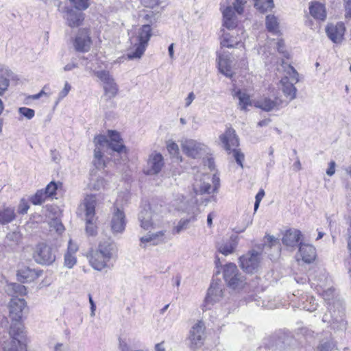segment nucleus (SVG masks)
Instances as JSON below:
<instances>
[{
	"mask_svg": "<svg viewBox=\"0 0 351 351\" xmlns=\"http://www.w3.org/2000/svg\"><path fill=\"white\" fill-rule=\"evenodd\" d=\"M106 67L102 62H99L96 60L95 65L93 63L92 66H87L86 70L92 71L100 82H102L105 95L110 98H112L118 93V85L110 71L105 69Z\"/></svg>",
	"mask_w": 351,
	"mask_h": 351,
	"instance_id": "nucleus-1",
	"label": "nucleus"
},
{
	"mask_svg": "<svg viewBox=\"0 0 351 351\" xmlns=\"http://www.w3.org/2000/svg\"><path fill=\"white\" fill-rule=\"evenodd\" d=\"M9 335L10 339L1 345L3 351H27L26 332L21 323L11 324Z\"/></svg>",
	"mask_w": 351,
	"mask_h": 351,
	"instance_id": "nucleus-2",
	"label": "nucleus"
},
{
	"mask_svg": "<svg viewBox=\"0 0 351 351\" xmlns=\"http://www.w3.org/2000/svg\"><path fill=\"white\" fill-rule=\"evenodd\" d=\"M223 277L230 289L240 291L247 285L245 277L239 271L234 263H228L223 269Z\"/></svg>",
	"mask_w": 351,
	"mask_h": 351,
	"instance_id": "nucleus-3",
	"label": "nucleus"
},
{
	"mask_svg": "<svg viewBox=\"0 0 351 351\" xmlns=\"http://www.w3.org/2000/svg\"><path fill=\"white\" fill-rule=\"evenodd\" d=\"M219 185V179L215 175L213 178L209 174H197L193 184V191L195 195H210L216 192Z\"/></svg>",
	"mask_w": 351,
	"mask_h": 351,
	"instance_id": "nucleus-4",
	"label": "nucleus"
},
{
	"mask_svg": "<svg viewBox=\"0 0 351 351\" xmlns=\"http://www.w3.org/2000/svg\"><path fill=\"white\" fill-rule=\"evenodd\" d=\"M219 138L225 149L229 152V153L232 152L233 157L237 163L243 168V161L244 160L245 156L240 149H237L239 143L235 130L232 128L227 129L226 131L219 136Z\"/></svg>",
	"mask_w": 351,
	"mask_h": 351,
	"instance_id": "nucleus-5",
	"label": "nucleus"
},
{
	"mask_svg": "<svg viewBox=\"0 0 351 351\" xmlns=\"http://www.w3.org/2000/svg\"><path fill=\"white\" fill-rule=\"evenodd\" d=\"M152 36V29L150 25H144L139 29L138 35L136 38L137 43L134 44V50L130 51L128 53L127 56L128 59H140L143 55L148 42Z\"/></svg>",
	"mask_w": 351,
	"mask_h": 351,
	"instance_id": "nucleus-6",
	"label": "nucleus"
},
{
	"mask_svg": "<svg viewBox=\"0 0 351 351\" xmlns=\"http://www.w3.org/2000/svg\"><path fill=\"white\" fill-rule=\"evenodd\" d=\"M97 204L96 196L87 195L83 203L85 211L86 232L88 235L93 236L97 233L95 222V206Z\"/></svg>",
	"mask_w": 351,
	"mask_h": 351,
	"instance_id": "nucleus-7",
	"label": "nucleus"
},
{
	"mask_svg": "<svg viewBox=\"0 0 351 351\" xmlns=\"http://www.w3.org/2000/svg\"><path fill=\"white\" fill-rule=\"evenodd\" d=\"M261 253L251 250L239 258V265L245 272L254 274L261 268Z\"/></svg>",
	"mask_w": 351,
	"mask_h": 351,
	"instance_id": "nucleus-8",
	"label": "nucleus"
},
{
	"mask_svg": "<svg viewBox=\"0 0 351 351\" xmlns=\"http://www.w3.org/2000/svg\"><path fill=\"white\" fill-rule=\"evenodd\" d=\"M223 285L220 280H213L202 305V310L206 311L210 306L221 301L223 297Z\"/></svg>",
	"mask_w": 351,
	"mask_h": 351,
	"instance_id": "nucleus-9",
	"label": "nucleus"
},
{
	"mask_svg": "<svg viewBox=\"0 0 351 351\" xmlns=\"http://www.w3.org/2000/svg\"><path fill=\"white\" fill-rule=\"evenodd\" d=\"M58 10L63 14V18L66 21V23L71 27H77L82 24L84 19V14L80 12L81 10H74L69 6H61V3L58 6Z\"/></svg>",
	"mask_w": 351,
	"mask_h": 351,
	"instance_id": "nucleus-10",
	"label": "nucleus"
},
{
	"mask_svg": "<svg viewBox=\"0 0 351 351\" xmlns=\"http://www.w3.org/2000/svg\"><path fill=\"white\" fill-rule=\"evenodd\" d=\"M141 227L145 230L154 229L160 226L159 216L149 206L141 210L138 214Z\"/></svg>",
	"mask_w": 351,
	"mask_h": 351,
	"instance_id": "nucleus-11",
	"label": "nucleus"
},
{
	"mask_svg": "<svg viewBox=\"0 0 351 351\" xmlns=\"http://www.w3.org/2000/svg\"><path fill=\"white\" fill-rule=\"evenodd\" d=\"M34 258L38 263L49 265L55 261L56 254L50 246L40 243L36 246Z\"/></svg>",
	"mask_w": 351,
	"mask_h": 351,
	"instance_id": "nucleus-12",
	"label": "nucleus"
},
{
	"mask_svg": "<svg viewBox=\"0 0 351 351\" xmlns=\"http://www.w3.org/2000/svg\"><path fill=\"white\" fill-rule=\"evenodd\" d=\"M90 266L97 271H101L105 269H109L112 265L110 258H106L104 255L97 249L92 250L88 255Z\"/></svg>",
	"mask_w": 351,
	"mask_h": 351,
	"instance_id": "nucleus-13",
	"label": "nucleus"
},
{
	"mask_svg": "<svg viewBox=\"0 0 351 351\" xmlns=\"http://www.w3.org/2000/svg\"><path fill=\"white\" fill-rule=\"evenodd\" d=\"M165 162L163 156L157 152H153L149 154L144 173L147 175H156L164 167Z\"/></svg>",
	"mask_w": 351,
	"mask_h": 351,
	"instance_id": "nucleus-14",
	"label": "nucleus"
},
{
	"mask_svg": "<svg viewBox=\"0 0 351 351\" xmlns=\"http://www.w3.org/2000/svg\"><path fill=\"white\" fill-rule=\"evenodd\" d=\"M217 60L219 72L228 77H232L234 74L232 55L225 51L219 53Z\"/></svg>",
	"mask_w": 351,
	"mask_h": 351,
	"instance_id": "nucleus-15",
	"label": "nucleus"
},
{
	"mask_svg": "<svg viewBox=\"0 0 351 351\" xmlns=\"http://www.w3.org/2000/svg\"><path fill=\"white\" fill-rule=\"evenodd\" d=\"M26 307V302L23 298H14L10 302V317L12 324L21 323L23 310Z\"/></svg>",
	"mask_w": 351,
	"mask_h": 351,
	"instance_id": "nucleus-16",
	"label": "nucleus"
},
{
	"mask_svg": "<svg viewBox=\"0 0 351 351\" xmlns=\"http://www.w3.org/2000/svg\"><path fill=\"white\" fill-rule=\"evenodd\" d=\"M183 152L189 156L197 158L206 151V145L193 139H186L182 143Z\"/></svg>",
	"mask_w": 351,
	"mask_h": 351,
	"instance_id": "nucleus-17",
	"label": "nucleus"
},
{
	"mask_svg": "<svg viewBox=\"0 0 351 351\" xmlns=\"http://www.w3.org/2000/svg\"><path fill=\"white\" fill-rule=\"evenodd\" d=\"M189 339L192 346L200 347L205 339V325L203 322L198 321L191 329Z\"/></svg>",
	"mask_w": 351,
	"mask_h": 351,
	"instance_id": "nucleus-18",
	"label": "nucleus"
},
{
	"mask_svg": "<svg viewBox=\"0 0 351 351\" xmlns=\"http://www.w3.org/2000/svg\"><path fill=\"white\" fill-rule=\"evenodd\" d=\"M308 280L311 283V286H315L317 292L319 289H325L330 285L331 280L328 276V274L322 269H319L315 274H311L308 277Z\"/></svg>",
	"mask_w": 351,
	"mask_h": 351,
	"instance_id": "nucleus-19",
	"label": "nucleus"
},
{
	"mask_svg": "<svg viewBox=\"0 0 351 351\" xmlns=\"http://www.w3.org/2000/svg\"><path fill=\"white\" fill-rule=\"evenodd\" d=\"M91 43L89 31L86 29H81L75 37L73 45L76 51L86 52L90 49Z\"/></svg>",
	"mask_w": 351,
	"mask_h": 351,
	"instance_id": "nucleus-20",
	"label": "nucleus"
},
{
	"mask_svg": "<svg viewBox=\"0 0 351 351\" xmlns=\"http://www.w3.org/2000/svg\"><path fill=\"white\" fill-rule=\"evenodd\" d=\"M126 225L124 212L119 208H114L110 221L111 230L114 234L122 233Z\"/></svg>",
	"mask_w": 351,
	"mask_h": 351,
	"instance_id": "nucleus-21",
	"label": "nucleus"
},
{
	"mask_svg": "<svg viewBox=\"0 0 351 351\" xmlns=\"http://www.w3.org/2000/svg\"><path fill=\"white\" fill-rule=\"evenodd\" d=\"M346 31L344 24L341 22L336 24H328L326 28V32L328 37L335 43H341L343 40V36Z\"/></svg>",
	"mask_w": 351,
	"mask_h": 351,
	"instance_id": "nucleus-22",
	"label": "nucleus"
},
{
	"mask_svg": "<svg viewBox=\"0 0 351 351\" xmlns=\"http://www.w3.org/2000/svg\"><path fill=\"white\" fill-rule=\"evenodd\" d=\"M97 250L103 254L106 258H110V261L116 259L117 256V245L111 239L100 241Z\"/></svg>",
	"mask_w": 351,
	"mask_h": 351,
	"instance_id": "nucleus-23",
	"label": "nucleus"
},
{
	"mask_svg": "<svg viewBox=\"0 0 351 351\" xmlns=\"http://www.w3.org/2000/svg\"><path fill=\"white\" fill-rule=\"evenodd\" d=\"M223 18V25L229 29H233L237 26L238 14L234 8V6L228 5L222 10Z\"/></svg>",
	"mask_w": 351,
	"mask_h": 351,
	"instance_id": "nucleus-24",
	"label": "nucleus"
},
{
	"mask_svg": "<svg viewBox=\"0 0 351 351\" xmlns=\"http://www.w3.org/2000/svg\"><path fill=\"white\" fill-rule=\"evenodd\" d=\"M239 242V237L235 234H232L230 237L223 241L221 243H218L217 249L219 252L225 256L232 254L237 247Z\"/></svg>",
	"mask_w": 351,
	"mask_h": 351,
	"instance_id": "nucleus-25",
	"label": "nucleus"
},
{
	"mask_svg": "<svg viewBox=\"0 0 351 351\" xmlns=\"http://www.w3.org/2000/svg\"><path fill=\"white\" fill-rule=\"evenodd\" d=\"M282 100L278 97L271 99L268 97H264L255 101V106L262 109L264 111L269 112L272 110L278 108L282 105Z\"/></svg>",
	"mask_w": 351,
	"mask_h": 351,
	"instance_id": "nucleus-26",
	"label": "nucleus"
},
{
	"mask_svg": "<svg viewBox=\"0 0 351 351\" xmlns=\"http://www.w3.org/2000/svg\"><path fill=\"white\" fill-rule=\"evenodd\" d=\"M302 232L296 229L286 231L282 237V243L289 247H295L300 245Z\"/></svg>",
	"mask_w": 351,
	"mask_h": 351,
	"instance_id": "nucleus-27",
	"label": "nucleus"
},
{
	"mask_svg": "<svg viewBox=\"0 0 351 351\" xmlns=\"http://www.w3.org/2000/svg\"><path fill=\"white\" fill-rule=\"evenodd\" d=\"M299 254L302 260L306 263L313 262L317 256L315 247L311 244L300 243Z\"/></svg>",
	"mask_w": 351,
	"mask_h": 351,
	"instance_id": "nucleus-28",
	"label": "nucleus"
},
{
	"mask_svg": "<svg viewBox=\"0 0 351 351\" xmlns=\"http://www.w3.org/2000/svg\"><path fill=\"white\" fill-rule=\"evenodd\" d=\"M165 231L161 230L156 233H148L147 235L140 239L141 246L143 248L148 245H156L161 243L164 239Z\"/></svg>",
	"mask_w": 351,
	"mask_h": 351,
	"instance_id": "nucleus-29",
	"label": "nucleus"
},
{
	"mask_svg": "<svg viewBox=\"0 0 351 351\" xmlns=\"http://www.w3.org/2000/svg\"><path fill=\"white\" fill-rule=\"evenodd\" d=\"M330 311V315H328L326 313L322 318V321L326 323L330 324L334 328H340L343 329L346 328V322L343 319V315H339V316H335V311H333V313L331 312V308L329 306L328 307ZM339 313H340V311H339ZM341 314H343L342 312H341Z\"/></svg>",
	"mask_w": 351,
	"mask_h": 351,
	"instance_id": "nucleus-30",
	"label": "nucleus"
},
{
	"mask_svg": "<svg viewBox=\"0 0 351 351\" xmlns=\"http://www.w3.org/2000/svg\"><path fill=\"white\" fill-rule=\"evenodd\" d=\"M41 274L40 271H37L29 267H23L18 271L17 278L18 280L23 282H29L34 281Z\"/></svg>",
	"mask_w": 351,
	"mask_h": 351,
	"instance_id": "nucleus-31",
	"label": "nucleus"
},
{
	"mask_svg": "<svg viewBox=\"0 0 351 351\" xmlns=\"http://www.w3.org/2000/svg\"><path fill=\"white\" fill-rule=\"evenodd\" d=\"M297 82H289V77L285 75L280 80L282 86V90L285 96L287 97L289 101L294 99L296 97L297 89L294 84Z\"/></svg>",
	"mask_w": 351,
	"mask_h": 351,
	"instance_id": "nucleus-32",
	"label": "nucleus"
},
{
	"mask_svg": "<svg viewBox=\"0 0 351 351\" xmlns=\"http://www.w3.org/2000/svg\"><path fill=\"white\" fill-rule=\"evenodd\" d=\"M108 136L110 138L109 148L118 153H121L125 149L119 133L116 131L109 130Z\"/></svg>",
	"mask_w": 351,
	"mask_h": 351,
	"instance_id": "nucleus-33",
	"label": "nucleus"
},
{
	"mask_svg": "<svg viewBox=\"0 0 351 351\" xmlns=\"http://www.w3.org/2000/svg\"><path fill=\"white\" fill-rule=\"evenodd\" d=\"M311 15L315 19L324 21L326 17L325 7L319 2L312 3L309 6Z\"/></svg>",
	"mask_w": 351,
	"mask_h": 351,
	"instance_id": "nucleus-34",
	"label": "nucleus"
},
{
	"mask_svg": "<svg viewBox=\"0 0 351 351\" xmlns=\"http://www.w3.org/2000/svg\"><path fill=\"white\" fill-rule=\"evenodd\" d=\"M94 166L99 169H104L106 166V161L104 158L103 151L99 146L94 149V159L93 160Z\"/></svg>",
	"mask_w": 351,
	"mask_h": 351,
	"instance_id": "nucleus-35",
	"label": "nucleus"
},
{
	"mask_svg": "<svg viewBox=\"0 0 351 351\" xmlns=\"http://www.w3.org/2000/svg\"><path fill=\"white\" fill-rule=\"evenodd\" d=\"M15 218L14 209L5 208L0 211V223L5 224L11 222Z\"/></svg>",
	"mask_w": 351,
	"mask_h": 351,
	"instance_id": "nucleus-36",
	"label": "nucleus"
},
{
	"mask_svg": "<svg viewBox=\"0 0 351 351\" xmlns=\"http://www.w3.org/2000/svg\"><path fill=\"white\" fill-rule=\"evenodd\" d=\"M265 24L269 32L274 34L278 32L279 23L278 19L274 15H267Z\"/></svg>",
	"mask_w": 351,
	"mask_h": 351,
	"instance_id": "nucleus-37",
	"label": "nucleus"
},
{
	"mask_svg": "<svg viewBox=\"0 0 351 351\" xmlns=\"http://www.w3.org/2000/svg\"><path fill=\"white\" fill-rule=\"evenodd\" d=\"M254 6L261 12H265L271 10L274 4L273 0H255Z\"/></svg>",
	"mask_w": 351,
	"mask_h": 351,
	"instance_id": "nucleus-38",
	"label": "nucleus"
},
{
	"mask_svg": "<svg viewBox=\"0 0 351 351\" xmlns=\"http://www.w3.org/2000/svg\"><path fill=\"white\" fill-rule=\"evenodd\" d=\"M282 66L285 68V75L289 77V82H298L299 81L298 73L292 66L282 62Z\"/></svg>",
	"mask_w": 351,
	"mask_h": 351,
	"instance_id": "nucleus-39",
	"label": "nucleus"
},
{
	"mask_svg": "<svg viewBox=\"0 0 351 351\" xmlns=\"http://www.w3.org/2000/svg\"><path fill=\"white\" fill-rule=\"evenodd\" d=\"M234 95L237 96L239 100V105L241 110H245L247 106L251 105L250 97L246 93L238 90L235 92Z\"/></svg>",
	"mask_w": 351,
	"mask_h": 351,
	"instance_id": "nucleus-40",
	"label": "nucleus"
},
{
	"mask_svg": "<svg viewBox=\"0 0 351 351\" xmlns=\"http://www.w3.org/2000/svg\"><path fill=\"white\" fill-rule=\"evenodd\" d=\"M241 41L237 40L233 36L229 34H224L223 39L221 41V45L223 47L232 48L237 47L240 44Z\"/></svg>",
	"mask_w": 351,
	"mask_h": 351,
	"instance_id": "nucleus-41",
	"label": "nucleus"
},
{
	"mask_svg": "<svg viewBox=\"0 0 351 351\" xmlns=\"http://www.w3.org/2000/svg\"><path fill=\"white\" fill-rule=\"evenodd\" d=\"M193 221H195V217H192L190 219H182L179 221L178 223L173 228V232L176 234H179L181 232L186 230L189 227L190 222Z\"/></svg>",
	"mask_w": 351,
	"mask_h": 351,
	"instance_id": "nucleus-42",
	"label": "nucleus"
},
{
	"mask_svg": "<svg viewBox=\"0 0 351 351\" xmlns=\"http://www.w3.org/2000/svg\"><path fill=\"white\" fill-rule=\"evenodd\" d=\"M321 295L323 299L328 302L329 306L331 305V300L335 298V289L332 287H326L325 289H319L318 292Z\"/></svg>",
	"mask_w": 351,
	"mask_h": 351,
	"instance_id": "nucleus-43",
	"label": "nucleus"
},
{
	"mask_svg": "<svg viewBox=\"0 0 351 351\" xmlns=\"http://www.w3.org/2000/svg\"><path fill=\"white\" fill-rule=\"evenodd\" d=\"M50 231H56L58 234H62L64 230V227L61 221L58 218L52 219L49 223Z\"/></svg>",
	"mask_w": 351,
	"mask_h": 351,
	"instance_id": "nucleus-44",
	"label": "nucleus"
},
{
	"mask_svg": "<svg viewBox=\"0 0 351 351\" xmlns=\"http://www.w3.org/2000/svg\"><path fill=\"white\" fill-rule=\"evenodd\" d=\"M47 197L46 193L43 190H39L31 197L30 200L34 205H40L45 201Z\"/></svg>",
	"mask_w": 351,
	"mask_h": 351,
	"instance_id": "nucleus-45",
	"label": "nucleus"
},
{
	"mask_svg": "<svg viewBox=\"0 0 351 351\" xmlns=\"http://www.w3.org/2000/svg\"><path fill=\"white\" fill-rule=\"evenodd\" d=\"M73 8L78 10H86L90 4L89 0H69Z\"/></svg>",
	"mask_w": 351,
	"mask_h": 351,
	"instance_id": "nucleus-46",
	"label": "nucleus"
},
{
	"mask_svg": "<svg viewBox=\"0 0 351 351\" xmlns=\"http://www.w3.org/2000/svg\"><path fill=\"white\" fill-rule=\"evenodd\" d=\"M77 263V258L75 255L65 253L64 265L66 267L71 269Z\"/></svg>",
	"mask_w": 351,
	"mask_h": 351,
	"instance_id": "nucleus-47",
	"label": "nucleus"
},
{
	"mask_svg": "<svg viewBox=\"0 0 351 351\" xmlns=\"http://www.w3.org/2000/svg\"><path fill=\"white\" fill-rule=\"evenodd\" d=\"M94 143L95 144V147L99 146L100 149L103 151V149L105 147H109V141L107 138L104 135H99L95 138Z\"/></svg>",
	"mask_w": 351,
	"mask_h": 351,
	"instance_id": "nucleus-48",
	"label": "nucleus"
},
{
	"mask_svg": "<svg viewBox=\"0 0 351 351\" xmlns=\"http://www.w3.org/2000/svg\"><path fill=\"white\" fill-rule=\"evenodd\" d=\"M335 345L331 340L322 341L318 347L319 351H331Z\"/></svg>",
	"mask_w": 351,
	"mask_h": 351,
	"instance_id": "nucleus-49",
	"label": "nucleus"
},
{
	"mask_svg": "<svg viewBox=\"0 0 351 351\" xmlns=\"http://www.w3.org/2000/svg\"><path fill=\"white\" fill-rule=\"evenodd\" d=\"M19 112L27 119H32L35 115V111L33 109L26 107L19 108Z\"/></svg>",
	"mask_w": 351,
	"mask_h": 351,
	"instance_id": "nucleus-50",
	"label": "nucleus"
},
{
	"mask_svg": "<svg viewBox=\"0 0 351 351\" xmlns=\"http://www.w3.org/2000/svg\"><path fill=\"white\" fill-rule=\"evenodd\" d=\"M167 148L169 153L173 157L177 156L179 153L178 145L172 141L167 142Z\"/></svg>",
	"mask_w": 351,
	"mask_h": 351,
	"instance_id": "nucleus-51",
	"label": "nucleus"
},
{
	"mask_svg": "<svg viewBox=\"0 0 351 351\" xmlns=\"http://www.w3.org/2000/svg\"><path fill=\"white\" fill-rule=\"evenodd\" d=\"M57 189V184L54 182H51L49 184H47L43 191L45 193H46L47 197H49L53 196L56 194Z\"/></svg>",
	"mask_w": 351,
	"mask_h": 351,
	"instance_id": "nucleus-52",
	"label": "nucleus"
},
{
	"mask_svg": "<svg viewBox=\"0 0 351 351\" xmlns=\"http://www.w3.org/2000/svg\"><path fill=\"white\" fill-rule=\"evenodd\" d=\"M29 206L27 199L23 198L21 199L18 206V213L21 215H24L27 213Z\"/></svg>",
	"mask_w": 351,
	"mask_h": 351,
	"instance_id": "nucleus-53",
	"label": "nucleus"
},
{
	"mask_svg": "<svg viewBox=\"0 0 351 351\" xmlns=\"http://www.w3.org/2000/svg\"><path fill=\"white\" fill-rule=\"evenodd\" d=\"M246 3V0H235L232 3L234 10L238 14H241L243 12V6Z\"/></svg>",
	"mask_w": 351,
	"mask_h": 351,
	"instance_id": "nucleus-54",
	"label": "nucleus"
},
{
	"mask_svg": "<svg viewBox=\"0 0 351 351\" xmlns=\"http://www.w3.org/2000/svg\"><path fill=\"white\" fill-rule=\"evenodd\" d=\"M90 185L94 190L99 191L105 187V180L104 178H100L91 183Z\"/></svg>",
	"mask_w": 351,
	"mask_h": 351,
	"instance_id": "nucleus-55",
	"label": "nucleus"
},
{
	"mask_svg": "<svg viewBox=\"0 0 351 351\" xmlns=\"http://www.w3.org/2000/svg\"><path fill=\"white\" fill-rule=\"evenodd\" d=\"M9 86V80L0 75V95H2Z\"/></svg>",
	"mask_w": 351,
	"mask_h": 351,
	"instance_id": "nucleus-56",
	"label": "nucleus"
},
{
	"mask_svg": "<svg viewBox=\"0 0 351 351\" xmlns=\"http://www.w3.org/2000/svg\"><path fill=\"white\" fill-rule=\"evenodd\" d=\"M264 195H265V191L263 189H261L258 191V193L256 194V195L255 197L256 200H255V203H254V212H256V210H258L260 203H261L262 199L263 198Z\"/></svg>",
	"mask_w": 351,
	"mask_h": 351,
	"instance_id": "nucleus-57",
	"label": "nucleus"
},
{
	"mask_svg": "<svg viewBox=\"0 0 351 351\" xmlns=\"http://www.w3.org/2000/svg\"><path fill=\"white\" fill-rule=\"evenodd\" d=\"M252 223V219L249 218L248 220L245 222V223L242 226V227H240V226H237L234 228V231L236 234H239V233H241V232H243L245 229L250 226L251 225Z\"/></svg>",
	"mask_w": 351,
	"mask_h": 351,
	"instance_id": "nucleus-58",
	"label": "nucleus"
},
{
	"mask_svg": "<svg viewBox=\"0 0 351 351\" xmlns=\"http://www.w3.org/2000/svg\"><path fill=\"white\" fill-rule=\"evenodd\" d=\"M277 48H278V51L280 53L283 54V56L287 58H289V53L284 49H285V43L282 40H279L277 42Z\"/></svg>",
	"mask_w": 351,
	"mask_h": 351,
	"instance_id": "nucleus-59",
	"label": "nucleus"
},
{
	"mask_svg": "<svg viewBox=\"0 0 351 351\" xmlns=\"http://www.w3.org/2000/svg\"><path fill=\"white\" fill-rule=\"evenodd\" d=\"M315 300L313 298H311L309 299L310 306H308L307 304H304V308L310 312L315 311L317 308V304L315 302Z\"/></svg>",
	"mask_w": 351,
	"mask_h": 351,
	"instance_id": "nucleus-60",
	"label": "nucleus"
},
{
	"mask_svg": "<svg viewBox=\"0 0 351 351\" xmlns=\"http://www.w3.org/2000/svg\"><path fill=\"white\" fill-rule=\"evenodd\" d=\"M71 88V85L67 82H66L64 84V88L59 93V99H63L64 97H65L68 95Z\"/></svg>",
	"mask_w": 351,
	"mask_h": 351,
	"instance_id": "nucleus-61",
	"label": "nucleus"
},
{
	"mask_svg": "<svg viewBox=\"0 0 351 351\" xmlns=\"http://www.w3.org/2000/svg\"><path fill=\"white\" fill-rule=\"evenodd\" d=\"M77 250H78L77 245L76 243H73L72 241L70 240L69 242V245H68L67 251L66 253H69V254L75 255V254L77 252Z\"/></svg>",
	"mask_w": 351,
	"mask_h": 351,
	"instance_id": "nucleus-62",
	"label": "nucleus"
},
{
	"mask_svg": "<svg viewBox=\"0 0 351 351\" xmlns=\"http://www.w3.org/2000/svg\"><path fill=\"white\" fill-rule=\"evenodd\" d=\"M346 14L345 16L346 19L351 18V0H343Z\"/></svg>",
	"mask_w": 351,
	"mask_h": 351,
	"instance_id": "nucleus-63",
	"label": "nucleus"
},
{
	"mask_svg": "<svg viewBox=\"0 0 351 351\" xmlns=\"http://www.w3.org/2000/svg\"><path fill=\"white\" fill-rule=\"evenodd\" d=\"M54 351H70L69 346L58 343L54 347Z\"/></svg>",
	"mask_w": 351,
	"mask_h": 351,
	"instance_id": "nucleus-64",
	"label": "nucleus"
}]
</instances>
